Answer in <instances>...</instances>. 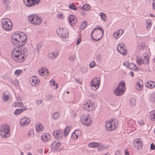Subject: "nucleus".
<instances>
[{
	"mask_svg": "<svg viewBox=\"0 0 155 155\" xmlns=\"http://www.w3.org/2000/svg\"><path fill=\"white\" fill-rule=\"evenodd\" d=\"M27 37L24 32H16L12 35L11 41L16 47L12 49L11 56L16 62L21 63L24 61L27 56V51L23 45L27 42Z\"/></svg>",
	"mask_w": 155,
	"mask_h": 155,
	"instance_id": "nucleus-1",
	"label": "nucleus"
},
{
	"mask_svg": "<svg viewBox=\"0 0 155 155\" xmlns=\"http://www.w3.org/2000/svg\"><path fill=\"white\" fill-rule=\"evenodd\" d=\"M10 128L9 126L5 124L0 126V135L3 138H7L10 136Z\"/></svg>",
	"mask_w": 155,
	"mask_h": 155,
	"instance_id": "nucleus-2",
	"label": "nucleus"
},
{
	"mask_svg": "<svg viewBox=\"0 0 155 155\" xmlns=\"http://www.w3.org/2000/svg\"><path fill=\"white\" fill-rule=\"evenodd\" d=\"M28 19L30 23L35 25L40 24L42 21V18L36 14L31 15L28 16Z\"/></svg>",
	"mask_w": 155,
	"mask_h": 155,
	"instance_id": "nucleus-3",
	"label": "nucleus"
},
{
	"mask_svg": "<svg viewBox=\"0 0 155 155\" xmlns=\"http://www.w3.org/2000/svg\"><path fill=\"white\" fill-rule=\"evenodd\" d=\"M118 126L117 122L114 120H109L106 123V128L108 131L115 130Z\"/></svg>",
	"mask_w": 155,
	"mask_h": 155,
	"instance_id": "nucleus-4",
	"label": "nucleus"
},
{
	"mask_svg": "<svg viewBox=\"0 0 155 155\" xmlns=\"http://www.w3.org/2000/svg\"><path fill=\"white\" fill-rule=\"evenodd\" d=\"M125 84L122 81L120 82L117 86L114 91L115 95L120 96L124 94V92Z\"/></svg>",
	"mask_w": 155,
	"mask_h": 155,
	"instance_id": "nucleus-5",
	"label": "nucleus"
},
{
	"mask_svg": "<svg viewBox=\"0 0 155 155\" xmlns=\"http://www.w3.org/2000/svg\"><path fill=\"white\" fill-rule=\"evenodd\" d=\"M2 28L8 31L10 30L12 28V24L10 20L8 18H3L2 21Z\"/></svg>",
	"mask_w": 155,
	"mask_h": 155,
	"instance_id": "nucleus-6",
	"label": "nucleus"
},
{
	"mask_svg": "<svg viewBox=\"0 0 155 155\" xmlns=\"http://www.w3.org/2000/svg\"><path fill=\"white\" fill-rule=\"evenodd\" d=\"M96 107L94 103H93L89 101H86L83 106V109L88 111L94 110Z\"/></svg>",
	"mask_w": 155,
	"mask_h": 155,
	"instance_id": "nucleus-7",
	"label": "nucleus"
},
{
	"mask_svg": "<svg viewBox=\"0 0 155 155\" xmlns=\"http://www.w3.org/2000/svg\"><path fill=\"white\" fill-rule=\"evenodd\" d=\"M56 32L58 35L62 38H65L68 37V31L67 28H59L57 29Z\"/></svg>",
	"mask_w": 155,
	"mask_h": 155,
	"instance_id": "nucleus-8",
	"label": "nucleus"
},
{
	"mask_svg": "<svg viewBox=\"0 0 155 155\" xmlns=\"http://www.w3.org/2000/svg\"><path fill=\"white\" fill-rule=\"evenodd\" d=\"M81 121L84 125L88 126L91 124L92 120L90 116L88 115L84 116L83 118H81Z\"/></svg>",
	"mask_w": 155,
	"mask_h": 155,
	"instance_id": "nucleus-9",
	"label": "nucleus"
},
{
	"mask_svg": "<svg viewBox=\"0 0 155 155\" xmlns=\"http://www.w3.org/2000/svg\"><path fill=\"white\" fill-rule=\"evenodd\" d=\"M61 145V143L58 141H54L53 142L51 146L52 151L54 152H57L62 150L63 148L59 147Z\"/></svg>",
	"mask_w": 155,
	"mask_h": 155,
	"instance_id": "nucleus-10",
	"label": "nucleus"
},
{
	"mask_svg": "<svg viewBox=\"0 0 155 155\" xmlns=\"http://www.w3.org/2000/svg\"><path fill=\"white\" fill-rule=\"evenodd\" d=\"M117 48L118 51L120 54L123 55L127 54V51L125 48L124 43H121L119 44L118 45Z\"/></svg>",
	"mask_w": 155,
	"mask_h": 155,
	"instance_id": "nucleus-11",
	"label": "nucleus"
},
{
	"mask_svg": "<svg viewBox=\"0 0 155 155\" xmlns=\"http://www.w3.org/2000/svg\"><path fill=\"white\" fill-rule=\"evenodd\" d=\"M40 1V0H24V3L28 7L34 6L38 4Z\"/></svg>",
	"mask_w": 155,
	"mask_h": 155,
	"instance_id": "nucleus-12",
	"label": "nucleus"
},
{
	"mask_svg": "<svg viewBox=\"0 0 155 155\" xmlns=\"http://www.w3.org/2000/svg\"><path fill=\"white\" fill-rule=\"evenodd\" d=\"M133 144L135 148L137 149H140L142 147L143 141L140 138L136 139L134 140Z\"/></svg>",
	"mask_w": 155,
	"mask_h": 155,
	"instance_id": "nucleus-13",
	"label": "nucleus"
},
{
	"mask_svg": "<svg viewBox=\"0 0 155 155\" xmlns=\"http://www.w3.org/2000/svg\"><path fill=\"white\" fill-rule=\"evenodd\" d=\"M68 21L69 24L72 26L75 25L77 22L75 17L73 14L70 15H69Z\"/></svg>",
	"mask_w": 155,
	"mask_h": 155,
	"instance_id": "nucleus-14",
	"label": "nucleus"
},
{
	"mask_svg": "<svg viewBox=\"0 0 155 155\" xmlns=\"http://www.w3.org/2000/svg\"><path fill=\"white\" fill-rule=\"evenodd\" d=\"M29 81L31 85L35 86L38 84L40 82V80L37 77L34 76L30 78Z\"/></svg>",
	"mask_w": 155,
	"mask_h": 155,
	"instance_id": "nucleus-15",
	"label": "nucleus"
},
{
	"mask_svg": "<svg viewBox=\"0 0 155 155\" xmlns=\"http://www.w3.org/2000/svg\"><path fill=\"white\" fill-rule=\"evenodd\" d=\"M53 134L55 138L58 140H60L63 136L62 131L60 130L54 131Z\"/></svg>",
	"mask_w": 155,
	"mask_h": 155,
	"instance_id": "nucleus-16",
	"label": "nucleus"
},
{
	"mask_svg": "<svg viewBox=\"0 0 155 155\" xmlns=\"http://www.w3.org/2000/svg\"><path fill=\"white\" fill-rule=\"evenodd\" d=\"M30 120L28 118L24 117L22 118L20 120V124L21 126H24L27 125L30 122Z\"/></svg>",
	"mask_w": 155,
	"mask_h": 155,
	"instance_id": "nucleus-17",
	"label": "nucleus"
},
{
	"mask_svg": "<svg viewBox=\"0 0 155 155\" xmlns=\"http://www.w3.org/2000/svg\"><path fill=\"white\" fill-rule=\"evenodd\" d=\"M135 87L136 89L138 91H140L142 90L143 87V84L141 80H139V81L137 82Z\"/></svg>",
	"mask_w": 155,
	"mask_h": 155,
	"instance_id": "nucleus-18",
	"label": "nucleus"
},
{
	"mask_svg": "<svg viewBox=\"0 0 155 155\" xmlns=\"http://www.w3.org/2000/svg\"><path fill=\"white\" fill-rule=\"evenodd\" d=\"M145 86L149 88H153L155 87V82L154 81L149 80L145 84Z\"/></svg>",
	"mask_w": 155,
	"mask_h": 155,
	"instance_id": "nucleus-19",
	"label": "nucleus"
},
{
	"mask_svg": "<svg viewBox=\"0 0 155 155\" xmlns=\"http://www.w3.org/2000/svg\"><path fill=\"white\" fill-rule=\"evenodd\" d=\"M48 73V69L46 68H42L38 71L39 74L41 76H45Z\"/></svg>",
	"mask_w": 155,
	"mask_h": 155,
	"instance_id": "nucleus-20",
	"label": "nucleus"
},
{
	"mask_svg": "<svg viewBox=\"0 0 155 155\" xmlns=\"http://www.w3.org/2000/svg\"><path fill=\"white\" fill-rule=\"evenodd\" d=\"M50 139V135L48 133L44 134L41 136L42 140L45 142L48 141Z\"/></svg>",
	"mask_w": 155,
	"mask_h": 155,
	"instance_id": "nucleus-21",
	"label": "nucleus"
},
{
	"mask_svg": "<svg viewBox=\"0 0 155 155\" xmlns=\"http://www.w3.org/2000/svg\"><path fill=\"white\" fill-rule=\"evenodd\" d=\"M59 54V52L58 51H54L49 54V56L50 58L54 59L58 57Z\"/></svg>",
	"mask_w": 155,
	"mask_h": 155,
	"instance_id": "nucleus-22",
	"label": "nucleus"
},
{
	"mask_svg": "<svg viewBox=\"0 0 155 155\" xmlns=\"http://www.w3.org/2000/svg\"><path fill=\"white\" fill-rule=\"evenodd\" d=\"M124 31L122 30H119L117 32H115L114 34V38L116 39H117L124 33Z\"/></svg>",
	"mask_w": 155,
	"mask_h": 155,
	"instance_id": "nucleus-23",
	"label": "nucleus"
},
{
	"mask_svg": "<svg viewBox=\"0 0 155 155\" xmlns=\"http://www.w3.org/2000/svg\"><path fill=\"white\" fill-rule=\"evenodd\" d=\"M144 57L143 61L144 63L146 64H148L149 62V58L150 55L149 54L147 53H145L143 54Z\"/></svg>",
	"mask_w": 155,
	"mask_h": 155,
	"instance_id": "nucleus-24",
	"label": "nucleus"
},
{
	"mask_svg": "<svg viewBox=\"0 0 155 155\" xmlns=\"http://www.w3.org/2000/svg\"><path fill=\"white\" fill-rule=\"evenodd\" d=\"M97 29L100 30L101 32V34L102 35V36H101V38H99L98 39V40H100L101 38L103 36V35H104L103 29V28H102L101 27H95V28H94V30L93 31H92L91 32V36L92 37V35L93 33L94 32V33L96 32H97V31H96V30Z\"/></svg>",
	"mask_w": 155,
	"mask_h": 155,
	"instance_id": "nucleus-25",
	"label": "nucleus"
},
{
	"mask_svg": "<svg viewBox=\"0 0 155 155\" xmlns=\"http://www.w3.org/2000/svg\"><path fill=\"white\" fill-rule=\"evenodd\" d=\"M91 8V6L88 4H85L81 8V9L83 10L89 11Z\"/></svg>",
	"mask_w": 155,
	"mask_h": 155,
	"instance_id": "nucleus-26",
	"label": "nucleus"
},
{
	"mask_svg": "<svg viewBox=\"0 0 155 155\" xmlns=\"http://www.w3.org/2000/svg\"><path fill=\"white\" fill-rule=\"evenodd\" d=\"M149 118L152 121L155 120V110L151 111L149 115Z\"/></svg>",
	"mask_w": 155,
	"mask_h": 155,
	"instance_id": "nucleus-27",
	"label": "nucleus"
},
{
	"mask_svg": "<svg viewBox=\"0 0 155 155\" xmlns=\"http://www.w3.org/2000/svg\"><path fill=\"white\" fill-rule=\"evenodd\" d=\"M146 29L147 30H149L151 28L152 25V22L151 20L148 19L146 21Z\"/></svg>",
	"mask_w": 155,
	"mask_h": 155,
	"instance_id": "nucleus-28",
	"label": "nucleus"
},
{
	"mask_svg": "<svg viewBox=\"0 0 155 155\" xmlns=\"http://www.w3.org/2000/svg\"><path fill=\"white\" fill-rule=\"evenodd\" d=\"M91 84H96L98 83V84H101V79L99 78H94L91 81Z\"/></svg>",
	"mask_w": 155,
	"mask_h": 155,
	"instance_id": "nucleus-29",
	"label": "nucleus"
},
{
	"mask_svg": "<svg viewBox=\"0 0 155 155\" xmlns=\"http://www.w3.org/2000/svg\"><path fill=\"white\" fill-rule=\"evenodd\" d=\"M128 68L131 70H134L135 71L138 70V69L137 66L135 64L133 63H130Z\"/></svg>",
	"mask_w": 155,
	"mask_h": 155,
	"instance_id": "nucleus-30",
	"label": "nucleus"
},
{
	"mask_svg": "<svg viewBox=\"0 0 155 155\" xmlns=\"http://www.w3.org/2000/svg\"><path fill=\"white\" fill-rule=\"evenodd\" d=\"M36 130L38 132L41 131L43 130L44 127L41 124H37L35 126Z\"/></svg>",
	"mask_w": 155,
	"mask_h": 155,
	"instance_id": "nucleus-31",
	"label": "nucleus"
},
{
	"mask_svg": "<svg viewBox=\"0 0 155 155\" xmlns=\"http://www.w3.org/2000/svg\"><path fill=\"white\" fill-rule=\"evenodd\" d=\"M100 145V144L98 142H94L90 143L88 146L91 148H94L97 147Z\"/></svg>",
	"mask_w": 155,
	"mask_h": 155,
	"instance_id": "nucleus-32",
	"label": "nucleus"
},
{
	"mask_svg": "<svg viewBox=\"0 0 155 155\" xmlns=\"http://www.w3.org/2000/svg\"><path fill=\"white\" fill-rule=\"evenodd\" d=\"M79 133L80 134V131L79 130H76L74 131L72 134V137L73 139H77L79 136V134H78V133Z\"/></svg>",
	"mask_w": 155,
	"mask_h": 155,
	"instance_id": "nucleus-33",
	"label": "nucleus"
},
{
	"mask_svg": "<svg viewBox=\"0 0 155 155\" xmlns=\"http://www.w3.org/2000/svg\"><path fill=\"white\" fill-rule=\"evenodd\" d=\"M71 130V127L70 126H67L64 129V136H66L68 134Z\"/></svg>",
	"mask_w": 155,
	"mask_h": 155,
	"instance_id": "nucleus-34",
	"label": "nucleus"
},
{
	"mask_svg": "<svg viewBox=\"0 0 155 155\" xmlns=\"http://www.w3.org/2000/svg\"><path fill=\"white\" fill-rule=\"evenodd\" d=\"M76 58V56L75 54H71L69 56L68 60L71 62L75 61Z\"/></svg>",
	"mask_w": 155,
	"mask_h": 155,
	"instance_id": "nucleus-35",
	"label": "nucleus"
},
{
	"mask_svg": "<svg viewBox=\"0 0 155 155\" xmlns=\"http://www.w3.org/2000/svg\"><path fill=\"white\" fill-rule=\"evenodd\" d=\"M91 84V89L94 90H96L100 87V84Z\"/></svg>",
	"mask_w": 155,
	"mask_h": 155,
	"instance_id": "nucleus-36",
	"label": "nucleus"
},
{
	"mask_svg": "<svg viewBox=\"0 0 155 155\" xmlns=\"http://www.w3.org/2000/svg\"><path fill=\"white\" fill-rule=\"evenodd\" d=\"M87 23L86 21H84L83 22L81 25L80 27V30H83L85 28L87 25Z\"/></svg>",
	"mask_w": 155,
	"mask_h": 155,
	"instance_id": "nucleus-37",
	"label": "nucleus"
},
{
	"mask_svg": "<svg viewBox=\"0 0 155 155\" xmlns=\"http://www.w3.org/2000/svg\"><path fill=\"white\" fill-rule=\"evenodd\" d=\"M60 114L59 112H56L54 113L53 115V118L55 120L58 119L59 117Z\"/></svg>",
	"mask_w": 155,
	"mask_h": 155,
	"instance_id": "nucleus-38",
	"label": "nucleus"
},
{
	"mask_svg": "<svg viewBox=\"0 0 155 155\" xmlns=\"http://www.w3.org/2000/svg\"><path fill=\"white\" fill-rule=\"evenodd\" d=\"M136 61L137 64L139 65H141L143 63H144L143 59L141 58H137Z\"/></svg>",
	"mask_w": 155,
	"mask_h": 155,
	"instance_id": "nucleus-39",
	"label": "nucleus"
},
{
	"mask_svg": "<svg viewBox=\"0 0 155 155\" xmlns=\"http://www.w3.org/2000/svg\"><path fill=\"white\" fill-rule=\"evenodd\" d=\"M50 84L52 87L55 89L58 88V86L55 81L54 80H51L50 82Z\"/></svg>",
	"mask_w": 155,
	"mask_h": 155,
	"instance_id": "nucleus-40",
	"label": "nucleus"
},
{
	"mask_svg": "<svg viewBox=\"0 0 155 155\" xmlns=\"http://www.w3.org/2000/svg\"><path fill=\"white\" fill-rule=\"evenodd\" d=\"M130 103L132 106H134L136 103V101L135 98H132L130 99Z\"/></svg>",
	"mask_w": 155,
	"mask_h": 155,
	"instance_id": "nucleus-41",
	"label": "nucleus"
},
{
	"mask_svg": "<svg viewBox=\"0 0 155 155\" xmlns=\"http://www.w3.org/2000/svg\"><path fill=\"white\" fill-rule=\"evenodd\" d=\"M100 16L102 20L104 21H106V16L105 13L103 12H101L100 14Z\"/></svg>",
	"mask_w": 155,
	"mask_h": 155,
	"instance_id": "nucleus-42",
	"label": "nucleus"
},
{
	"mask_svg": "<svg viewBox=\"0 0 155 155\" xmlns=\"http://www.w3.org/2000/svg\"><path fill=\"white\" fill-rule=\"evenodd\" d=\"M15 107H22L24 106L23 104L20 102H15Z\"/></svg>",
	"mask_w": 155,
	"mask_h": 155,
	"instance_id": "nucleus-43",
	"label": "nucleus"
},
{
	"mask_svg": "<svg viewBox=\"0 0 155 155\" xmlns=\"http://www.w3.org/2000/svg\"><path fill=\"white\" fill-rule=\"evenodd\" d=\"M68 7L74 11L76 10L77 9V8L73 4H69Z\"/></svg>",
	"mask_w": 155,
	"mask_h": 155,
	"instance_id": "nucleus-44",
	"label": "nucleus"
},
{
	"mask_svg": "<svg viewBox=\"0 0 155 155\" xmlns=\"http://www.w3.org/2000/svg\"><path fill=\"white\" fill-rule=\"evenodd\" d=\"M9 98V95H7L5 94H4L3 96V99L5 101H7Z\"/></svg>",
	"mask_w": 155,
	"mask_h": 155,
	"instance_id": "nucleus-45",
	"label": "nucleus"
},
{
	"mask_svg": "<svg viewBox=\"0 0 155 155\" xmlns=\"http://www.w3.org/2000/svg\"><path fill=\"white\" fill-rule=\"evenodd\" d=\"M34 135V131L32 129L29 130L28 132V136H32Z\"/></svg>",
	"mask_w": 155,
	"mask_h": 155,
	"instance_id": "nucleus-46",
	"label": "nucleus"
},
{
	"mask_svg": "<svg viewBox=\"0 0 155 155\" xmlns=\"http://www.w3.org/2000/svg\"><path fill=\"white\" fill-rule=\"evenodd\" d=\"M81 71L83 73H86L88 71L87 68L86 67H83L81 68Z\"/></svg>",
	"mask_w": 155,
	"mask_h": 155,
	"instance_id": "nucleus-47",
	"label": "nucleus"
},
{
	"mask_svg": "<svg viewBox=\"0 0 155 155\" xmlns=\"http://www.w3.org/2000/svg\"><path fill=\"white\" fill-rule=\"evenodd\" d=\"M138 46L140 47V50H142L145 47V44L143 42H142L139 44L138 45Z\"/></svg>",
	"mask_w": 155,
	"mask_h": 155,
	"instance_id": "nucleus-48",
	"label": "nucleus"
},
{
	"mask_svg": "<svg viewBox=\"0 0 155 155\" xmlns=\"http://www.w3.org/2000/svg\"><path fill=\"white\" fill-rule=\"evenodd\" d=\"M21 113L19 109L15 110L14 112V114L16 116L18 115Z\"/></svg>",
	"mask_w": 155,
	"mask_h": 155,
	"instance_id": "nucleus-49",
	"label": "nucleus"
},
{
	"mask_svg": "<svg viewBox=\"0 0 155 155\" xmlns=\"http://www.w3.org/2000/svg\"><path fill=\"white\" fill-rule=\"evenodd\" d=\"M96 65V63L93 60L90 63V66L91 68H93Z\"/></svg>",
	"mask_w": 155,
	"mask_h": 155,
	"instance_id": "nucleus-50",
	"label": "nucleus"
},
{
	"mask_svg": "<svg viewBox=\"0 0 155 155\" xmlns=\"http://www.w3.org/2000/svg\"><path fill=\"white\" fill-rule=\"evenodd\" d=\"M101 57L100 54H97L96 56V60L97 61L100 62L101 61Z\"/></svg>",
	"mask_w": 155,
	"mask_h": 155,
	"instance_id": "nucleus-51",
	"label": "nucleus"
},
{
	"mask_svg": "<svg viewBox=\"0 0 155 155\" xmlns=\"http://www.w3.org/2000/svg\"><path fill=\"white\" fill-rule=\"evenodd\" d=\"M21 71L19 70H17L15 71V74L17 75V76H19L20 75L21 73Z\"/></svg>",
	"mask_w": 155,
	"mask_h": 155,
	"instance_id": "nucleus-52",
	"label": "nucleus"
},
{
	"mask_svg": "<svg viewBox=\"0 0 155 155\" xmlns=\"http://www.w3.org/2000/svg\"><path fill=\"white\" fill-rule=\"evenodd\" d=\"M11 0H2V1L4 4L7 5L10 3Z\"/></svg>",
	"mask_w": 155,
	"mask_h": 155,
	"instance_id": "nucleus-53",
	"label": "nucleus"
},
{
	"mask_svg": "<svg viewBox=\"0 0 155 155\" xmlns=\"http://www.w3.org/2000/svg\"><path fill=\"white\" fill-rule=\"evenodd\" d=\"M115 155H121V152L119 150L115 151Z\"/></svg>",
	"mask_w": 155,
	"mask_h": 155,
	"instance_id": "nucleus-54",
	"label": "nucleus"
},
{
	"mask_svg": "<svg viewBox=\"0 0 155 155\" xmlns=\"http://www.w3.org/2000/svg\"><path fill=\"white\" fill-rule=\"evenodd\" d=\"M137 122L140 125H143L144 124V122L142 120H139L137 121Z\"/></svg>",
	"mask_w": 155,
	"mask_h": 155,
	"instance_id": "nucleus-55",
	"label": "nucleus"
},
{
	"mask_svg": "<svg viewBox=\"0 0 155 155\" xmlns=\"http://www.w3.org/2000/svg\"><path fill=\"white\" fill-rule=\"evenodd\" d=\"M150 149L152 150H154L155 149V146L153 143H152L150 145Z\"/></svg>",
	"mask_w": 155,
	"mask_h": 155,
	"instance_id": "nucleus-56",
	"label": "nucleus"
},
{
	"mask_svg": "<svg viewBox=\"0 0 155 155\" xmlns=\"http://www.w3.org/2000/svg\"><path fill=\"white\" fill-rule=\"evenodd\" d=\"M130 64V62H125L124 63V65L126 66L128 68H129Z\"/></svg>",
	"mask_w": 155,
	"mask_h": 155,
	"instance_id": "nucleus-57",
	"label": "nucleus"
},
{
	"mask_svg": "<svg viewBox=\"0 0 155 155\" xmlns=\"http://www.w3.org/2000/svg\"><path fill=\"white\" fill-rule=\"evenodd\" d=\"M21 113L22 112L27 110V108L25 107L19 109Z\"/></svg>",
	"mask_w": 155,
	"mask_h": 155,
	"instance_id": "nucleus-58",
	"label": "nucleus"
},
{
	"mask_svg": "<svg viewBox=\"0 0 155 155\" xmlns=\"http://www.w3.org/2000/svg\"><path fill=\"white\" fill-rule=\"evenodd\" d=\"M124 153L125 155H129V153L127 149H126L125 150Z\"/></svg>",
	"mask_w": 155,
	"mask_h": 155,
	"instance_id": "nucleus-59",
	"label": "nucleus"
},
{
	"mask_svg": "<svg viewBox=\"0 0 155 155\" xmlns=\"http://www.w3.org/2000/svg\"><path fill=\"white\" fill-rule=\"evenodd\" d=\"M153 9H155V0H153V3H152Z\"/></svg>",
	"mask_w": 155,
	"mask_h": 155,
	"instance_id": "nucleus-60",
	"label": "nucleus"
},
{
	"mask_svg": "<svg viewBox=\"0 0 155 155\" xmlns=\"http://www.w3.org/2000/svg\"><path fill=\"white\" fill-rule=\"evenodd\" d=\"M57 15L58 18H61L63 16L62 14L61 13H59Z\"/></svg>",
	"mask_w": 155,
	"mask_h": 155,
	"instance_id": "nucleus-61",
	"label": "nucleus"
},
{
	"mask_svg": "<svg viewBox=\"0 0 155 155\" xmlns=\"http://www.w3.org/2000/svg\"><path fill=\"white\" fill-rule=\"evenodd\" d=\"M42 102V101L41 100H38L37 101V104L38 105H40L41 104Z\"/></svg>",
	"mask_w": 155,
	"mask_h": 155,
	"instance_id": "nucleus-62",
	"label": "nucleus"
},
{
	"mask_svg": "<svg viewBox=\"0 0 155 155\" xmlns=\"http://www.w3.org/2000/svg\"><path fill=\"white\" fill-rule=\"evenodd\" d=\"M81 38H79L78 40L77 43L78 45H79L81 41Z\"/></svg>",
	"mask_w": 155,
	"mask_h": 155,
	"instance_id": "nucleus-63",
	"label": "nucleus"
},
{
	"mask_svg": "<svg viewBox=\"0 0 155 155\" xmlns=\"http://www.w3.org/2000/svg\"><path fill=\"white\" fill-rule=\"evenodd\" d=\"M104 146H100L98 148V150H100L101 149H103L104 148Z\"/></svg>",
	"mask_w": 155,
	"mask_h": 155,
	"instance_id": "nucleus-64",
	"label": "nucleus"
}]
</instances>
